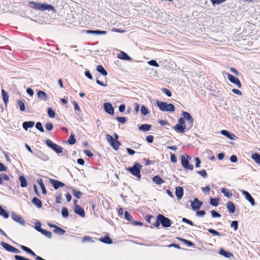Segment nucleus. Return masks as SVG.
Instances as JSON below:
<instances>
[{
    "instance_id": "1",
    "label": "nucleus",
    "mask_w": 260,
    "mask_h": 260,
    "mask_svg": "<svg viewBox=\"0 0 260 260\" xmlns=\"http://www.w3.org/2000/svg\"><path fill=\"white\" fill-rule=\"evenodd\" d=\"M28 6L36 10L44 11L46 10L55 11L54 7L50 5L45 4H40L33 1H30L28 3Z\"/></svg>"
},
{
    "instance_id": "2",
    "label": "nucleus",
    "mask_w": 260,
    "mask_h": 260,
    "mask_svg": "<svg viewBox=\"0 0 260 260\" xmlns=\"http://www.w3.org/2000/svg\"><path fill=\"white\" fill-rule=\"evenodd\" d=\"M157 106L162 111L173 112L175 110L174 106L172 104H167L166 102H160L158 100L156 101Z\"/></svg>"
},
{
    "instance_id": "3",
    "label": "nucleus",
    "mask_w": 260,
    "mask_h": 260,
    "mask_svg": "<svg viewBox=\"0 0 260 260\" xmlns=\"http://www.w3.org/2000/svg\"><path fill=\"white\" fill-rule=\"evenodd\" d=\"M141 167V165L138 162H136L132 167L127 168V170L129 171L134 176L139 179L141 176L140 174V169Z\"/></svg>"
},
{
    "instance_id": "4",
    "label": "nucleus",
    "mask_w": 260,
    "mask_h": 260,
    "mask_svg": "<svg viewBox=\"0 0 260 260\" xmlns=\"http://www.w3.org/2000/svg\"><path fill=\"white\" fill-rule=\"evenodd\" d=\"M46 144L48 147L51 148L58 154L61 153L62 152L63 148L60 146L53 143L49 139L46 141Z\"/></svg>"
},
{
    "instance_id": "5",
    "label": "nucleus",
    "mask_w": 260,
    "mask_h": 260,
    "mask_svg": "<svg viewBox=\"0 0 260 260\" xmlns=\"http://www.w3.org/2000/svg\"><path fill=\"white\" fill-rule=\"evenodd\" d=\"M107 141L109 143L110 145L116 150H117L121 145L119 141L115 140L110 135L107 134L106 136Z\"/></svg>"
},
{
    "instance_id": "6",
    "label": "nucleus",
    "mask_w": 260,
    "mask_h": 260,
    "mask_svg": "<svg viewBox=\"0 0 260 260\" xmlns=\"http://www.w3.org/2000/svg\"><path fill=\"white\" fill-rule=\"evenodd\" d=\"M157 218L160 221V224L164 228H167L171 226V221L170 219L164 215L159 214L157 215Z\"/></svg>"
},
{
    "instance_id": "7",
    "label": "nucleus",
    "mask_w": 260,
    "mask_h": 260,
    "mask_svg": "<svg viewBox=\"0 0 260 260\" xmlns=\"http://www.w3.org/2000/svg\"><path fill=\"white\" fill-rule=\"evenodd\" d=\"M182 115L184 117L185 120L187 121V124L186 125L187 128L188 129H190L193 126V119L192 117L188 112L185 111L182 113Z\"/></svg>"
},
{
    "instance_id": "8",
    "label": "nucleus",
    "mask_w": 260,
    "mask_h": 260,
    "mask_svg": "<svg viewBox=\"0 0 260 260\" xmlns=\"http://www.w3.org/2000/svg\"><path fill=\"white\" fill-rule=\"evenodd\" d=\"M225 74L228 77V79L230 80L231 82H232L233 84H235L237 86V87L239 88L241 87V84L238 78L234 77V76H233L232 75L229 73H226Z\"/></svg>"
},
{
    "instance_id": "9",
    "label": "nucleus",
    "mask_w": 260,
    "mask_h": 260,
    "mask_svg": "<svg viewBox=\"0 0 260 260\" xmlns=\"http://www.w3.org/2000/svg\"><path fill=\"white\" fill-rule=\"evenodd\" d=\"M181 163H182V166L185 169H189L190 170H193V165L191 164H190L188 162V160L183 155H182L181 156Z\"/></svg>"
},
{
    "instance_id": "10",
    "label": "nucleus",
    "mask_w": 260,
    "mask_h": 260,
    "mask_svg": "<svg viewBox=\"0 0 260 260\" xmlns=\"http://www.w3.org/2000/svg\"><path fill=\"white\" fill-rule=\"evenodd\" d=\"M49 182L55 189H57L60 187H63L65 185L63 183L52 179H50Z\"/></svg>"
},
{
    "instance_id": "11",
    "label": "nucleus",
    "mask_w": 260,
    "mask_h": 260,
    "mask_svg": "<svg viewBox=\"0 0 260 260\" xmlns=\"http://www.w3.org/2000/svg\"><path fill=\"white\" fill-rule=\"evenodd\" d=\"M34 155L43 161H47L49 159L48 156L40 150H38Z\"/></svg>"
},
{
    "instance_id": "12",
    "label": "nucleus",
    "mask_w": 260,
    "mask_h": 260,
    "mask_svg": "<svg viewBox=\"0 0 260 260\" xmlns=\"http://www.w3.org/2000/svg\"><path fill=\"white\" fill-rule=\"evenodd\" d=\"M241 192L245 196L246 200L250 202L251 205L252 206H254V205H255L254 200L252 197V196L250 194V193L248 192H247V191H245L244 190H241Z\"/></svg>"
},
{
    "instance_id": "13",
    "label": "nucleus",
    "mask_w": 260,
    "mask_h": 260,
    "mask_svg": "<svg viewBox=\"0 0 260 260\" xmlns=\"http://www.w3.org/2000/svg\"><path fill=\"white\" fill-rule=\"evenodd\" d=\"M11 218H12L13 220H14L16 222L19 223L20 224L23 225H24L25 221L20 216L14 213H13L12 214Z\"/></svg>"
},
{
    "instance_id": "14",
    "label": "nucleus",
    "mask_w": 260,
    "mask_h": 260,
    "mask_svg": "<svg viewBox=\"0 0 260 260\" xmlns=\"http://www.w3.org/2000/svg\"><path fill=\"white\" fill-rule=\"evenodd\" d=\"M203 203L199 201L198 198H195L193 202H191V206L193 210L199 209L200 208Z\"/></svg>"
},
{
    "instance_id": "15",
    "label": "nucleus",
    "mask_w": 260,
    "mask_h": 260,
    "mask_svg": "<svg viewBox=\"0 0 260 260\" xmlns=\"http://www.w3.org/2000/svg\"><path fill=\"white\" fill-rule=\"evenodd\" d=\"M104 108L105 111L108 114L111 115L114 114V109L111 104L108 103H105L104 105Z\"/></svg>"
},
{
    "instance_id": "16",
    "label": "nucleus",
    "mask_w": 260,
    "mask_h": 260,
    "mask_svg": "<svg viewBox=\"0 0 260 260\" xmlns=\"http://www.w3.org/2000/svg\"><path fill=\"white\" fill-rule=\"evenodd\" d=\"M75 212L79 215L81 217H84L85 216V212L84 210L79 205H75L74 207Z\"/></svg>"
},
{
    "instance_id": "17",
    "label": "nucleus",
    "mask_w": 260,
    "mask_h": 260,
    "mask_svg": "<svg viewBox=\"0 0 260 260\" xmlns=\"http://www.w3.org/2000/svg\"><path fill=\"white\" fill-rule=\"evenodd\" d=\"M117 57L121 59L124 60L131 61L132 58L129 57L127 53L123 51H120V52L117 55Z\"/></svg>"
},
{
    "instance_id": "18",
    "label": "nucleus",
    "mask_w": 260,
    "mask_h": 260,
    "mask_svg": "<svg viewBox=\"0 0 260 260\" xmlns=\"http://www.w3.org/2000/svg\"><path fill=\"white\" fill-rule=\"evenodd\" d=\"M220 133L228 138L229 139L232 140H234L235 139L236 136L234 134L230 133L229 131L226 130H222L220 132Z\"/></svg>"
},
{
    "instance_id": "19",
    "label": "nucleus",
    "mask_w": 260,
    "mask_h": 260,
    "mask_svg": "<svg viewBox=\"0 0 260 260\" xmlns=\"http://www.w3.org/2000/svg\"><path fill=\"white\" fill-rule=\"evenodd\" d=\"M175 193L178 199H181L183 195V188L180 186L177 187L176 188Z\"/></svg>"
},
{
    "instance_id": "20",
    "label": "nucleus",
    "mask_w": 260,
    "mask_h": 260,
    "mask_svg": "<svg viewBox=\"0 0 260 260\" xmlns=\"http://www.w3.org/2000/svg\"><path fill=\"white\" fill-rule=\"evenodd\" d=\"M187 128V127L186 125H182L179 124H177L174 127V129L178 132L183 133L184 132L185 129Z\"/></svg>"
},
{
    "instance_id": "21",
    "label": "nucleus",
    "mask_w": 260,
    "mask_h": 260,
    "mask_svg": "<svg viewBox=\"0 0 260 260\" xmlns=\"http://www.w3.org/2000/svg\"><path fill=\"white\" fill-rule=\"evenodd\" d=\"M38 98L41 100L46 101L47 99V94L43 91L39 90L37 92Z\"/></svg>"
},
{
    "instance_id": "22",
    "label": "nucleus",
    "mask_w": 260,
    "mask_h": 260,
    "mask_svg": "<svg viewBox=\"0 0 260 260\" xmlns=\"http://www.w3.org/2000/svg\"><path fill=\"white\" fill-rule=\"evenodd\" d=\"M35 122L34 121H25L23 123L22 126L23 128L27 131L28 128L32 127L34 126Z\"/></svg>"
},
{
    "instance_id": "23",
    "label": "nucleus",
    "mask_w": 260,
    "mask_h": 260,
    "mask_svg": "<svg viewBox=\"0 0 260 260\" xmlns=\"http://www.w3.org/2000/svg\"><path fill=\"white\" fill-rule=\"evenodd\" d=\"M221 255L224 256L225 257L230 258L233 256V253L230 252L226 251L223 249H220L219 252Z\"/></svg>"
},
{
    "instance_id": "24",
    "label": "nucleus",
    "mask_w": 260,
    "mask_h": 260,
    "mask_svg": "<svg viewBox=\"0 0 260 260\" xmlns=\"http://www.w3.org/2000/svg\"><path fill=\"white\" fill-rule=\"evenodd\" d=\"M226 207L229 211L232 213L235 211V206L232 202H229L226 204Z\"/></svg>"
},
{
    "instance_id": "25",
    "label": "nucleus",
    "mask_w": 260,
    "mask_h": 260,
    "mask_svg": "<svg viewBox=\"0 0 260 260\" xmlns=\"http://www.w3.org/2000/svg\"><path fill=\"white\" fill-rule=\"evenodd\" d=\"M37 183L40 185V187L42 190L43 194H46L47 193V190H46L45 187L43 184V180L41 178L38 179Z\"/></svg>"
},
{
    "instance_id": "26",
    "label": "nucleus",
    "mask_w": 260,
    "mask_h": 260,
    "mask_svg": "<svg viewBox=\"0 0 260 260\" xmlns=\"http://www.w3.org/2000/svg\"><path fill=\"white\" fill-rule=\"evenodd\" d=\"M153 181L157 184L160 185L164 182V181L159 176H155L152 179Z\"/></svg>"
},
{
    "instance_id": "27",
    "label": "nucleus",
    "mask_w": 260,
    "mask_h": 260,
    "mask_svg": "<svg viewBox=\"0 0 260 260\" xmlns=\"http://www.w3.org/2000/svg\"><path fill=\"white\" fill-rule=\"evenodd\" d=\"M1 245L2 246V247L4 248H5L6 250H7L9 252H11L12 248L13 247V246L9 245V244L4 242H2L1 243Z\"/></svg>"
},
{
    "instance_id": "28",
    "label": "nucleus",
    "mask_w": 260,
    "mask_h": 260,
    "mask_svg": "<svg viewBox=\"0 0 260 260\" xmlns=\"http://www.w3.org/2000/svg\"><path fill=\"white\" fill-rule=\"evenodd\" d=\"M100 241L106 244L112 243V240L110 238V237L108 236L100 238Z\"/></svg>"
},
{
    "instance_id": "29",
    "label": "nucleus",
    "mask_w": 260,
    "mask_h": 260,
    "mask_svg": "<svg viewBox=\"0 0 260 260\" xmlns=\"http://www.w3.org/2000/svg\"><path fill=\"white\" fill-rule=\"evenodd\" d=\"M96 70L98 72L101 73L104 76L107 75V71L104 69V68L101 65H98L96 67Z\"/></svg>"
},
{
    "instance_id": "30",
    "label": "nucleus",
    "mask_w": 260,
    "mask_h": 260,
    "mask_svg": "<svg viewBox=\"0 0 260 260\" xmlns=\"http://www.w3.org/2000/svg\"><path fill=\"white\" fill-rule=\"evenodd\" d=\"M32 203L34 205H36L39 208L42 207V203L41 200L36 197H35L32 199Z\"/></svg>"
},
{
    "instance_id": "31",
    "label": "nucleus",
    "mask_w": 260,
    "mask_h": 260,
    "mask_svg": "<svg viewBox=\"0 0 260 260\" xmlns=\"http://www.w3.org/2000/svg\"><path fill=\"white\" fill-rule=\"evenodd\" d=\"M19 180L20 181V186L22 187H25L27 186L26 180L24 176H21L19 177Z\"/></svg>"
},
{
    "instance_id": "32",
    "label": "nucleus",
    "mask_w": 260,
    "mask_h": 260,
    "mask_svg": "<svg viewBox=\"0 0 260 260\" xmlns=\"http://www.w3.org/2000/svg\"><path fill=\"white\" fill-rule=\"evenodd\" d=\"M151 127V125L147 124H142L139 127V129L142 131L146 132L150 130V128Z\"/></svg>"
},
{
    "instance_id": "33",
    "label": "nucleus",
    "mask_w": 260,
    "mask_h": 260,
    "mask_svg": "<svg viewBox=\"0 0 260 260\" xmlns=\"http://www.w3.org/2000/svg\"><path fill=\"white\" fill-rule=\"evenodd\" d=\"M251 158L254 160V161L258 164H260V154L257 153L253 154L251 156Z\"/></svg>"
},
{
    "instance_id": "34",
    "label": "nucleus",
    "mask_w": 260,
    "mask_h": 260,
    "mask_svg": "<svg viewBox=\"0 0 260 260\" xmlns=\"http://www.w3.org/2000/svg\"><path fill=\"white\" fill-rule=\"evenodd\" d=\"M87 33L89 34H94L96 35H105L107 32L106 31H102V30H88L87 31Z\"/></svg>"
},
{
    "instance_id": "35",
    "label": "nucleus",
    "mask_w": 260,
    "mask_h": 260,
    "mask_svg": "<svg viewBox=\"0 0 260 260\" xmlns=\"http://www.w3.org/2000/svg\"><path fill=\"white\" fill-rule=\"evenodd\" d=\"M53 232L54 233L59 235H62L66 232V231L62 229L61 228L58 226L56 227V229L54 230Z\"/></svg>"
},
{
    "instance_id": "36",
    "label": "nucleus",
    "mask_w": 260,
    "mask_h": 260,
    "mask_svg": "<svg viewBox=\"0 0 260 260\" xmlns=\"http://www.w3.org/2000/svg\"><path fill=\"white\" fill-rule=\"evenodd\" d=\"M0 215L5 218H8L9 216L8 213L0 206Z\"/></svg>"
},
{
    "instance_id": "37",
    "label": "nucleus",
    "mask_w": 260,
    "mask_h": 260,
    "mask_svg": "<svg viewBox=\"0 0 260 260\" xmlns=\"http://www.w3.org/2000/svg\"><path fill=\"white\" fill-rule=\"evenodd\" d=\"M219 201V198H211L210 200V204L213 206H217L218 205Z\"/></svg>"
},
{
    "instance_id": "38",
    "label": "nucleus",
    "mask_w": 260,
    "mask_h": 260,
    "mask_svg": "<svg viewBox=\"0 0 260 260\" xmlns=\"http://www.w3.org/2000/svg\"><path fill=\"white\" fill-rule=\"evenodd\" d=\"M2 94H3V99L6 104H7L9 99V96L6 91H5L4 89L2 90Z\"/></svg>"
},
{
    "instance_id": "39",
    "label": "nucleus",
    "mask_w": 260,
    "mask_h": 260,
    "mask_svg": "<svg viewBox=\"0 0 260 260\" xmlns=\"http://www.w3.org/2000/svg\"><path fill=\"white\" fill-rule=\"evenodd\" d=\"M221 192L223 193V194L228 197V198H230L232 197V193L230 192L228 190L225 188H221Z\"/></svg>"
},
{
    "instance_id": "40",
    "label": "nucleus",
    "mask_w": 260,
    "mask_h": 260,
    "mask_svg": "<svg viewBox=\"0 0 260 260\" xmlns=\"http://www.w3.org/2000/svg\"><path fill=\"white\" fill-rule=\"evenodd\" d=\"M72 192L74 197L77 199H80L82 195V193L80 191H77L75 189H73Z\"/></svg>"
},
{
    "instance_id": "41",
    "label": "nucleus",
    "mask_w": 260,
    "mask_h": 260,
    "mask_svg": "<svg viewBox=\"0 0 260 260\" xmlns=\"http://www.w3.org/2000/svg\"><path fill=\"white\" fill-rule=\"evenodd\" d=\"M68 142L71 145H73L76 143V139L73 134L70 135Z\"/></svg>"
},
{
    "instance_id": "42",
    "label": "nucleus",
    "mask_w": 260,
    "mask_h": 260,
    "mask_svg": "<svg viewBox=\"0 0 260 260\" xmlns=\"http://www.w3.org/2000/svg\"><path fill=\"white\" fill-rule=\"evenodd\" d=\"M18 105L19 106L20 108V110L21 111H24L25 110V105L23 101L21 100H18L17 101Z\"/></svg>"
},
{
    "instance_id": "43",
    "label": "nucleus",
    "mask_w": 260,
    "mask_h": 260,
    "mask_svg": "<svg viewBox=\"0 0 260 260\" xmlns=\"http://www.w3.org/2000/svg\"><path fill=\"white\" fill-rule=\"evenodd\" d=\"M41 233L42 234L45 235L48 238H51L52 236V234L51 232H50L49 231H47L45 230H43Z\"/></svg>"
},
{
    "instance_id": "44",
    "label": "nucleus",
    "mask_w": 260,
    "mask_h": 260,
    "mask_svg": "<svg viewBox=\"0 0 260 260\" xmlns=\"http://www.w3.org/2000/svg\"><path fill=\"white\" fill-rule=\"evenodd\" d=\"M61 214H62V216L64 218H66L68 216L69 212H68L67 209L66 207H63L62 208Z\"/></svg>"
},
{
    "instance_id": "45",
    "label": "nucleus",
    "mask_w": 260,
    "mask_h": 260,
    "mask_svg": "<svg viewBox=\"0 0 260 260\" xmlns=\"http://www.w3.org/2000/svg\"><path fill=\"white\" fill-rule=\"evenodd\" d=\"M36 127L41 132H44V129L42 126V123L40 122H38L36 123Z\"/></svg>"
},
{
    "instance_id": "46",
    "label": "nucleus",
    "mask_w": 260,
    "mask_h": 260,
    "mask_svg": "<svg viewBox=\"0 0 260 260\" xmlns=\"http://www.w3.org/2000/svg\"><path fill=\"white\" fill-rule=\"evenodd\" d=\"M141 112L142 114L144 116L148 114V110L144 106H142L141 107Z\"/></svg>"
},
{
    "instance_id": "47",
    "label": "nucleus",
    "mask_w": 260,
    "mask_h": 260,
    "mask_svg": "<svg viewBox=\"0 0 260 260\" xmlns=\"http://www.w3.org/2000/svg\"><path fill=\"white\" fill-rule=\"evenodd\" d=\"M48 114L51 118L54 117L55 115L54 111L50 108L48 109Z\"/></svg>"
},
{
    "instance_id": "48",
    "label": "nucleus",
    "mask_w": 260,
    "mask_h": 260,
    "mask_svg": "<svg viewBox=\"0 0 260 260\" xmlns=\"http://www.w3.org/2000/svg\"><path fill=\"white\" fill-rule=\"evenodd\" d=\"M124 216H125V219L126 220H127L128 221H131L132 220L133 217L127 211H125Z\"/></svg>"
},
{
    "instance_id": "49",
    "label": "nucleus",
    "mask_w": 260,
    "mask_h": 260,
    "mask_svg": "<svg viewBox=\"0 0 260 260\" xmlns=\"http://www.w3.org/2000/svg\"><path fill=\"white\" fill-rule=\"evenodd\" d=\"M197 173L201 175L203 178H206L207 177V174L205 170H202L200 171H198Z\"/></svg>"
},
{
    "instance_id": "50",
    "label": "nucleus",
    "mask_w": 260,
    "mask_h": 260,
    "mask_svg": "<svg viewBox=\"0 0 260 260\" xmlns=\"http://www.w3.org/2000/svg\"><path fill=\"white\" fill-rule=\"evenodd\" d=\"M226 0H211V2L213 5H220L225 2Z\"/></svg>"
},
{
    "instance_id": "51",
    "label": "nucleus",
    "mask_w": 260,
    "mask_h": 260,
    "mask_svg": "<svg viewBox=\"0 0 260 260\" xmlns=\"http://www.w3.org/2000/svg\"><path fill=\"white\" fill-rule=\"evenodd\" d=\"M35 228L37 231H38L40 232H41L43 230V229H41V224L40 222H36L35 223Z\"/></svg>"
},
{
    "instance_id": "52",
    "label": "nucleus",
    "mask_w": 260,
    "mask_h": 260,
    "mask_svg": "<svg viewBox=\"0 0 260 260\" xmlns=\"http://www.w3.org/2000/svg\"><path fill=\"white\" fill-rule=\"evenodd\" d=\"M238 222L236 220L233 221L231 224V226L232 228H234L235 231H236L238 229Z\"/></svg>"
},
{
    "instance_id": "53",
    "label": "nucleus",
    "mask_w": 260,
    "mask_h": 260,
    "mask_svg": "<svg viewBox=\"0 0 260 260\" xmlns=\"http://www.w3.org/2000/svg\"><path fill=\"white\" fill-rule=\"evenodd\" d=\"M148 64L154 67H159L158 64L155 60H151L148 62Z\"/></svg>"
},
{
    "instance_id": "54",
    "label": "nucleus",
    "mask_w": 260,
    "mask_h": 260,
    "mask_svg": "<svg viewBox=\"0 0 260 260\" xmlns=\"http://www.w3.org/2000/svg\"><path fill=\"white\" fill-rule=\"evenodd\" d=\"M211 213L212 215V217L215 218V217H220L221 216V215L217 213L215 210H212L211 211Z\"/></svg>"
},
{
    "instance_id": "55",
    "label": "nucleus",
    "mask_w": 260,
    "mask_h": 260,
    "mask_svg": "<svg viewBox=\"0 0 260 260\" xmlns=\"http://www.w3.org/2000/svg\"><path fill=\"white\" fill-rule=\"evenodd\" d=\"M116 120L118 122H120V123H121L122 124L124 123L125 122V121H126V119L124 117H116Z\"/></svg>"
},
{
    "instance_id": "56",
    "label": "nucleus",
    "mask_w": 260,
    "mask_h": 260,
    "mask_svg": "<svg viewBox=\"0 0 260 260\" xmlns=\"http://www.w3.org/2000/svg\"><path fill=\"white\" fill-rule=\"evenodd\" d=\"M162 91L163 92L166 93L168 95V96H169V97L171 96V95H172L171 92L170 90H169L168 89H167V88H162Z\"/></svg>"
},
{
    "instance_id": "57",
    "label": "nucleus",
    "mask_w": 260,
    "mask_h": 260,
    "mask_svg": "<svg viewBox=\"0 0 260 260\" xmlns=\"http://www.w3.org/2000/svg\"><path fill=\"white\" fill-rule=\"evenodd\" d=\"M20 247L21 249H22L23 250H24V251L28 253L30 252V251H31V250L30 248L23 245H20Z\"/></svg>"
},
{
    "instance_id": "58",
    "label": "nucleus",
    "mask_w": 260,
    "mask_h": 260,
    "mask_svg": "<svg viewBox=\"0 0 260 260\" xmlns=\"http://www.w3.org/2000/svg\"><path fill=\"white\" fill-rule=\"evenodd\" d=\"M178 124H181L182 125H186L184 117L183 116V117H181L179 119Z\"/></svg>"
},
{
    "instance_id": "59",
    "label": "nucleus",
    "mask_w": 260,
    "mask_h": 260,
    "mask_svg": "<svg viewBox=\"0 0 260 260\" xmlns=\"http://www.w3.org/2000/svg\"><path fill=\"white\" fill-rule=\"evenodd\" d=\"M0 177L3 180L8 181L9 180V177L5 173L1 174Z\"/></svg>"
},
{
    "instance_id": "60",
    "label": "nucleus",
    "mask_w": 260,
    "mask_h": 260,
    "mask_svg": "<svg viewBox=\"0 0 260 260\" xmlns=\"http://www.w3.org/2000/svg\"><path fill=\"white\" fill-rule=\"evenodd\" d=\"M73 103V105L74 106V110L75 111H78L79 112H80L81 109H80L79 105H78V104L75 101H74Z\"/></svg>"
},
{
    "instance_id": "61",
    "label": "nucleus",
    "mask_w": 260,
    "mask_h": 260,
    "mask_svg": "<svg viewBox=\"0 0 260 260\" xmlns=\"http://www.w3.org/2000/svg\"><path fill=\"white\" fill-rule=\"evenodd\" d=\"M45 127L48 131H51L53 128V125L50 122H47L46 124Z\"/></svg>"
},
{
    "instance_id": "62",
    "label": "nucleus",
    "mask_w": 260,
    "mask_h": 260,
    "mask_svg": "<svg viewBox=\"0 0 260 260\" xmlns=\"http://www.w3.org/2000/svg\"><path fill=\"white\" fill-rule=\"evenodd\" d=\"M201 190L204 192V193H208L210 191V188L209 186H206V187H202Z\"/></svg>"
},
{
    "instance_id": "63",
    "label": "nucleus",
    "mask_w": 260,
    "mask_h": 260,
    "mask_svg": "<svg viewBox=\"0 0 260 260\" xmlns=\"http://www.w3.org/2000/svg\"><path fill=\"white\" fill-rule=\"evenodd\" d=\"M206 212L204 210H201V211H197V213H196V215L197 216H204Z\"/></svg>"
},
{
    "instance_id": "64",
    "label": "nucleus",
    "mask_w": 260,
    "mask_h": 260,
    "mask_svg": "<svg viewBox=\"0 0 260 260\" xmlns=\"http://www.w3.org/2000/svg\"><path fill=\"white\" fill-rule=\"evenodd\" d=\"M146 141L148 143H152L153 141V137L151 135H148L146 137Z\"/></svg>"
}]
</instances>
